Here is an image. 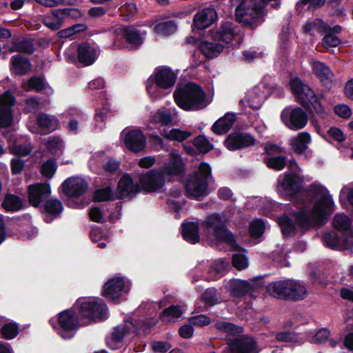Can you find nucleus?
I'll list each match as a JSON object with an SVG mask.
<instances>
[{
	"mask_svg": "<svg viewBox=\"0 0 353 353\" xmlns=\"http://www.w3.org/2000/svg\"><path fill=\"white\" fill-rule=\"evenodd\" d=\"M323 245L334 250H348L353 248V236L345 232L331 231L323 236Z\"/></svg>",
	"mask_w": 353,
	"mask_h": 353,
	"instance_id": "obj_16",
	"label": "nucleus"
},
{
	"mask_svg": "<svg viewBox=\"0 0 353 353\" xmlns=\"http://www.w3.org/2000/svg\"><path fill=\"white\" fill-rule=\"evenodd\" d=\"M214 41L223 44L225 47L234 37L233 23L230 21H222L219 27L210 30Z\"/></svg>",
	"mask_w": 353,
	"mask_h": 353,
	"instance_id": "obj_23",
	"label": "nucleus"
},
{
	"mask_svg": "<svg viewBox=\"0 0 353 353\" xmlns=\"http://www.w3.org/2000/svg\"><path fill=\"white\" fill-rule=\"evenodd\" d=\"M203 225L207 229L213 230V235L218 241L234 246L235 250H241L242 248L236 243L234 235L227 228L219 214L214 213L208 216L203 221Z\"/></svg>",
	"mask_w": 353,
	"mask_h": 353,
	"instance_id": "obj_9",
	"label": "nucleus"
},
{
	"mask_svg": "<svg viewBox=\"0 0 353 353\" xmlns=\"http://www.w3.org/2000/svg\"><path fill=\"white\" fill-rule=\"evenodd\" d=\"M217 19V13L214 8L211 7L205 8L194 14L192 30H205L215 22Z\"/></svg>",
	"mask_w": 353,
	"mask_h": 353,
	"instance_id": "obj_25",
	"label": "nucleus"
},
{
	"mask_svg": "<svg viewBox=\"0 0 353 353\" xmlns=\"http://www.w3.org/2000/svg\"><path fill=\"white\" fill-rule=\"evenodd\" d=\"M31 216L28 214L21 216H15L10 219L9 223L13 227L23 228L28 225L30 222Z\"/></svg>",
	"mask_w": 353,
	"mask_h": 353,
	"instance_id": "obj_57",
	"label": "nucleus"
},
{
	"mask_svg": "<svg viewBox=\"0 0 353 353\" xmlns=\"http://www.w3.org/2000/svg\"><path fill=\"white\" fill-rule=\"evenodd\" d=\"M310 142L311 136L310 133L303 132L292 140L291 145L295 153L302 154L307 149V144Z\"/></svg>",
	"mask_w": 353,
	"mask_h": 353,
	"instance_id": "obj_38",
	"label": "nucleus"
},
{
	"mask_svg": "<svg viewBox=\"0 0 353 353\" xmlns=\"http://www.w3.org/2000/svg\"><path fill=\"white\" fill-rule=\"evenodd\" d=\"M278 223L280 225L282 234L285 237H290L296 234L297 229L295 223L288 216H281L279 219Z\"/></svg>",
	"mask_w": 353,
	"mask_h": 353,
	"instance_id": "obj_41",
	"label": "nucleus"
},
{
	"mask_svg": "<svg viewBox=\"0 0 353 353\" xmlns=\"http://www.w3.org/2000/svg\"><path fill=\"white\" fill-rule=\"evenodd\" d=\"M322 42L324 47L328 48L339 46L341 43V40L339 37L332 34V32H328L323 37Z\"/></svg>",
	"mask_w": 353,
	"mask_h": 353,
	"instance_id": "obj_59",
	"label": "nucleus"
},
{
	"mask_svg": "<svg viewBox=\"0 0 353 353\" xmlns=\"http://www.w3.org/2000/svg\"><path fill=\"white\" fill-rule=\"evenodd\" d=\"M263 161L268 168L275 171H281L287 165V158L284 155L264 157Z\"/></svg>",
	"mask_w": 353,
	"mask_h": 353,
	"instance_id": "obj_44",
	"label": "nucleus"
},
{
	"mask_svg": "<svg viewBox=\"0 0 353 353\" xmlns=\"http://www.w3.org/2000/svg\"><path fill=\"white\" fill-rule=\"evenodd\" d=\"M32 65L29 58L17 54L12 56L10 61V70L14 76H25L32 70Z\"/></svg>",
	"mask_w": 353,
	"mask_h": 353,
	"instance_id": "obj_28",
	"label": "nucleus"
},
{
	"mask_svg": "<svg viewBox=\"0 0 353 353\" xmlns=\"http://www.w3.org/2000/svg\"><path fill=\"white\" fill-rule=\"evenodd\" d=\"M181 227V235L185 241L191 244H196L200 241L199 225L198 222H183Z\"/></svg>",
	"mask_w": 353,
	"mask_h": 353,
	"instance_id": "obj_35",
	"label": "nucleus"
},
{
	"mask_svg": "<svg viewBox=\"0 0 353 353\" xmlns=\"http://www.w3.org/2000/svg\"><path fill=\"white\" fill-rule=\"evenodd\" d=\"M81 327L79 315L74 305L58 314L57 325L53 327L61 338L68 340L73 338Z\"/></svg>",
	"mask_w": 353,
	"mask_h": 353,
	"instance_id": "obj_6",
	"label": "nucleus"
},
{
	"mask_svg": "<svg viewBox=\"0 0 353 353\" xmlns=\"http://www.w3.org/2000/svg\"><path fill=\"white\" fill-rule=\"evenodd\" d=\"M115 192L117 199H132L141 192V185L134 181L130 174L125 173L121 176Z\"/></svg>",
	"mask_w": 353,
	"mask_h": 353,
	"instance_id": "obj_19",
	"label": "nucleus"
},
{
	"mask_svg": "<svg viewBox=\"0 0 353 353\" xmlns=\"http://www.w3.org/2000/svg\"><path fill=\"white\" fill-rule=\"evenodd\" d=\"M57 163L55 159L51 158L45 161L41 166V175L47 179H52L57 170Z\"/></svg>",
	"mask_w": 353,
	"mask_h": 353,
	"instance_id": "obj_50",
	"label": "nucleus"
},
{
	"mask_svg": "<svg viewBox=\"0 0 353 353\" xmlns=\"http://www.w3.org/2000/svg\"><path fill=\"white\" fill-rule=\"evenodd\" d=\"M161 134L169 141H177L179 142H183L192 136L191 132L179 128L171 130L164 128L161 130Z\"/></svg>",
	"mask_w": 353,
	"mask_h": 353,
	"instance_id": "obj_39",
	"label": "nucleus"
},
{
	"mask_svg": "<svg viewBox=\"0 0 353 353\" xmlns=\"http://www.w3.org/2000/svg\"><path fill=\"white\" fill-rule=\"evenodd\" d=\"M212 177V168L208 163H200L197 170L185 183L188 198L201 201L209 194V180Z\"/></svg>",
	"mask_w": 353,
	"mask_h": 353,
	"instance_id": "obj_4",
	"label": "nucleus"
},
{
	"mask_svg": "<svg viewBox=\"0 0 353 353\" xmlns=\"http://www.w3.org/2000/svg\"><path fill=\"white\" fill-rule=\"evenodd\" d=\"M328 194L330 195L327 190L320 184L312 183L307 188H303L299 197L298 202L303 204L316 203L317 197L321 196L320 199L323 195Z\"/></svg>",
	"mask_w": 353,
	"mask_h": 353,
	"instance_id": "obj_26",
	"label": "nucleus"
},
{
	"mask_svg": "<svg viewBox=\"0 0 353 353\" xmlns=\"http://www.w3.org/2000/svg\"><path fill=\"white\" fill-rule=\"evenodd\" d=\"M263 278L264 276L253 278L251 279L252 281H255L253 284L246 280H230L226 288L230 295L234 297L241 298L247 295L251 296L258 288L265 285Z\"/></svg>",
	"mask_w": 353,
	"mask_h": 353,
	"instance_id": "obj_13",
	"label": "nucleus"
},
{
	"mask_svg": "<svg viewBox=\"0 0 353 353\" xmlns=\"http://www.w3.org/2000/svg\"><path fill=\"white\" fill-rule=\"evenodd\" d=\"M299 334L295 332L281 331L275 335V339L279 342L294 343L298 341Z\"/></svg>",
	"mask_w": 353,
	"mask_h": 353,
	"instance_id": "obj_56",
	"label": "nucleus"
},
{
	"mask_svg": "<svg viewBox=\"0 0 353 353\" xmlns=\"http://www.w3.org/2000/svg\"><path fill=\"white\" fill-rule=\"evenodd\" d=\"M61 188L67 196L77 199L86 192L88 184L84 179L72 176L62 183Z\"/></svg>",
	"mask_w": 353,
	"mask_h": 353,
	"instance_id": "obj_21",
	"label": "nucleus"
},
{
	"mask_svg": "<svg viewBox=\"0 0 353 353\" xmlns=\"http://www.w3.org/2000/svg\"><path fill=\"white\" fill-rule=\"evenodd\" d=\"M278 183L286 200L298 201L303 189V179L302 176L296 172H285L283 179H279Z\"/></svg>",
	"mask_w": 353,
	"mask_h": 353,
	"instance_id": "obj_11",
	"label": "nucleus"
},
{
	"mask_svg": "<svg viewBox=\"0 0 353 353\" xmlns=\"http://www.w3.org/2000/svg\"><path fill=\"white\" fill-rule=\"evenodd\" d=\"M334 203L331 195L325 194L314 204L312 216H310L307 208H303L300 210H294L292 215L296 224L300 230L305 232L313 226L324 224L329 216L334 212Z\"/></svg>",
	"mask_w": 353,
	"mask_h": 353,
	"instance_id": "obj_2",
	"label": "nucleus"
},
{
	"mask_svg": "<svg viewBox=\"0 0 353 353\" xmlns=\"http://www.w3.org/2000/svg\"><path fill=\"white\" fill-rule=\"evenodd\" d=\"M188 323L194 326L204 327L211 323V319L205 314H199L188 319Z\"/></svg>",
	"mask_w": 353,
	"mask_h": 353,
	"instance_id": "obj_58",
	"label": "nucleus"
},
{
	"mask_svg": "<svg viewBox=\"0 0 353 353\" xmlns=\"http://www.w3.org/2000/svg\"><path fill=\"white\" fill-rule=\"evenodd\" d=\"M201 300L207 307H213L221 303L220 297L215 288H207L201 294Z\"/></svg>",
	"mask_w": 353,
	"mask_h": 353,
	"instance_id": "obj_42",
	"label": "nucleus"
},
{
	"mask_svg": "<svg viewBox=\"0 0 353 353\" xmlns=\"http://www.w3.org/2000/svg\"><path fill=\"white\" fill-rule=\"evenodd\" d=\"M235 120L234 114L227 113L214 123L211 128L212 131L217 135L225 134L231 129Z\"/></svg>",
	"mask_w": 353,
	"mask_h": 353,
	"instance_id": "obj_36",
	"label": "nucleus"
},
{
	"mask_svg": "<svg viewBox=\"0 0 353 353\" xmlns=\"http://www.w3.org/2000/svg\"><path fill=\"white\" fill-rule=\"evenodd\" d=\"M160 170L164 176H179L185 172V163L180 155L172 154L170 161Z\"/></svg>",
	"mask_w": 353,
	"mask_h": 353,
	"instance_id": "obj_32",
	"label": "nucleus"
},
{
	"mask_svg": "<svg viewBox=\"0 0 353 353\" xmlns=\"http://www.w3.org/2000/svg\"><path fill=\"white\" fill-rule=\"evenodd\" d=\"M289 85L292 94L296 97V101L300 105H303L304 103L306 105L307 103L304 101L305 98L314 96L313 90L305 84L298 77L291 79Z\"/></svg>",
	"mask_w": 353,
	"mask_h": 353,
	"instance_id": "obj_29",
	"label": "nucleus"
},
{
	"mask_svg": "<svg viewBox=\"0 0 353 353\" xmlns=\"http://www.w3.org/2000/svg\"><path fill=\"white\" fill-rule=\"evenodd\" d=\"M46 148L53 155L62 152V141L58 137H50L46 143Z\"/></svg>",
	"mask_w": 353,
	"mask_h": 353,
	"instance_id": "obj_52",
	"label": "nucleus"
},
{
	"mask_svg": "<svg viewBox=\"0 0 353 353\" xmlns=\"http://www.w3.org/2000/svg\"><path fill=\"white\" fill-rule=\"evenodd\" d=\"M313 95L311 97H307L305 98L304 101L307 103L301 105L307 111H311L312 108L314 109L316 114L321 117H324L325 114V110L320 101L319 97L315 94L313 90Z\"/></svg>",
	"mask_w": 353,
	"mask_h": 353,
	"instance_id": "obj_40",
	"label": "nucleus"
},
{
	"mask_svg": "<svg viewBox=\"0 0 353 353\" xmlns=\"http://www.w3.org/2000/svg\"><path fill=\"white\" fill-rule=\"evenodd\" d=\"M155 325L156 323L150 319L136 320L134 323H131V325L127 323L119 325L114 328L112 333V340L115 343L121 342L124 336L131 330L132 326L135 327L137 332L148 334Z\"/></svg>",
	"mask_w": 353,
	"mask_h": 353,
	"instance_id": "obj_17",
	"label": "nucleus"
},
{
	"mask_svg": "<svg viewBox=\"0 0 353 353\" xmlns=\"http://www.w3.org/2000/svg\"><path fill=\"white\" fill-rule=\"evenodd\" d=\"M334 113L339 117L347 119L351 117L352 110L347 105L345 104H338L334 108Z\"/></svg>",
	"mask_w": 353,
	"mask_h": 353,
	"instance_id": "obj_63",
	"label": "nucleus"
},
{
	"mask_svg": "<svg viewBox=\"0 0 353 353\" xmlns=\"http://www.w3.org/2000/svg\"><path fill=\"white\" fill-rule=\"evenodd\" d=\"M19 331V327L15 322L5 323L0 330L1 337L6 340H10L15 338Z\"/></svg>",
	"mask_w": 353,
	"mask_h": 353,
	"instance_id": "obj_48",
	"label": "nucleus"
},
{
	"mask_svg": "<svg viewBox=\"0 0 353 353\" xmlns=\"http://www.w3.org/2000/svg\"><path fill=\"white\" fill-rule=\"evenodd\" d=\"M77 59L79 62L84 66L93 64L97 59L95 48L88 41L79 43L77 47Z\"/></svg>",
	"mask_w": 353,
	"mask_h": 353,
	"instance_id": "obj_30",
	"label": "nucleus"
},
{
	"mask_svg": "<svg viewBox=\"0 0 353 353\" xmlns=\"http://www.w3.org/2000/svg\"><path fill=\"white\" fill-rule=\"evenodd\" d=\"M283 124L292 130H299L305 128L308 121V116L301 108H285L281 113Z\"/></svg>",
	"mask_w": 353,
	"mask_h": 353,
	"instance_id": "obj_14",
	"label": "nucleus"
},
{
	"mask_svg": "<svg viewBox=\"0 0 353 353\" xmlns=\"http://www.w3.org/2000/svg\"><path fill=\"white\" fill-rule=\"evenodd\" d=\"M130 290L124 278L114 276L109 279L103 287L102 295L113 303H120L121 297L123 293H128Z\"/></svg>",
	"mask_w": 353,
	"mask_h": 353,
	"instance_id": "obj_15",
	"label": "nucleus"
},
{
	"mask_svg": "<svg viewBox=\"0 0 353 353\" xmlns=\"http://www.w3.org/2000/svg\"><path fill=\"white\" fill-rule=\"evenodd\" d=\"M232 263L234 268L242 270L248 266L247 257L243 254H234L232 256Z\"/></svg>",
	"mask_w": 353,
	"mask_h": 353,
	"instance_id": "obj_60",
	"label": "nucleus"
},
{
	"mask_svg": "<svg viewBox=\"0 0 353 353\" xmlns=\"http://www.w3.org/2000/svg\"><path fill=\"white\" fill-rule=\"evenodd\" d=\"M225 46L217 41L210 42L203 41L199 44V48L202 54L208 59H212L218 57L223 50Z\"/></svg>",
	"mask_w": 353,
	"mask_h": 353,
	"instance_id": "obj_37",
	"label": "nucleus"
},
{
	"mask_svg": "<svg viewBox=\"0 0 353 353\" xmlns=\"http://www.w3.org/2000/svg\"><path fill=\"white\" fill-rule=\"evenodd\" d=\"M74 307L79 316L91 322L98 323L107 319L108 307L102 299L97 301L79 299Z\"/></svg>",
	"mask_w": 353,
	"mask_h": 353,
	"instance_id": "obj_8",
	"label": "nucleus"
},
{
	"mask_svg": "<svg viewBox=\"0 0 353 353\" xmlns=\"http://www.w3.org/2000/svg\"><path fill=\"white\" fill-rule=\"evenodd\" d=\"M183 310L181 306L172 305L165 308L160 314V319L163 323H169L172 319H179L181 316Z\"/></svg>",
	"mask_w": 353,
	"mask_h": 353,
	"instance_id": "obj_45",
	"label": "nucleus"
},
{
	"mask_svg": "<svg viewBox=\"0 0 353 353\" xmlns=\"http://www.w3.org/2000/svg\"><path fill=\"white\" fill-rule=\"evenodd\" d=\"M117 199L116 192H113L110 185L97 189L94 192V201L103 202Z\"/></svg>",
	"mask_w": 353,
	"mask_h": 353,
	"instance_id": "obj_43",
	"label": "nucleus"
},
{
	"mask_svg": "<svg viewBox=\"0 0 353 353\" xmlns=\"http://www.w3.org/2000/svg\"><path fill=\"white\" fill-rule=\"evenodd\" d=\"M117 32L123 41H115L112 44L115 50H137L144 42L143 34L137 26H122Z\"/></svg>",
	"mask_w": 353,
	"mask_h": 353,
	"instance_id": "obj_10",
	"label": "nucleus"
},
{
	"mask_svg": "<svg viewBox=\"0 0 353 353\" xmlns=\"http://www.w3.org/2000/svg\"><path fill=\"white\" fill-rule=\"evenodd\" d=\"M173 97L176 105L185 111L199 110L205 106V91L201 85L193 82L177 88Z\"/></svg>",
	"mask_w": 353,
	"mask_h": 353,
	"instance_id": "obj_3",
	"label": "nucleus"
},
{
	"mask_svg": "<svg viewBox=\"0 0 353 353\" xmlns=\"http://www.w3.org/2000/svg\"><path fill=\"white\" fill-rule=\"evenodd\" d=\"M35 50L34 43L31 39H22L14 42L12 47V52L32 54Z\"/></svg>",
	"mask_w": 353,
	"mask_h": 353,
	"instance_id": "obj_46",
	"label": "nucleus"
},
{
	"mask_svg": "<svg viewBox=\"0 0 353 353\" xmlns=\"http://www.w3.org/2000/svg\"><path fill=\"white\" fill-rule=\"evenodd\" d=\"M37 124L45 133L51 132L55 130L52 119L45 113H40L37 115Z\"/></svg>",
	"mask_w": 353,
	"mask_h": 353,
	"instance_id": "obj_49",
	"label": "nucleus"
},
{
	"mask_svg": "<svg viewBox=\"0 0 353 353\" xmlns=\"http://www.w3.org/2000/svg\"><path fill=\"white\" fill-rule=\"evenodd\" d=\"M51 194V188L47 183H35L30 185L27 190L28 200L30 205L38 208Z\"/></svg>",
	"mask_w": 353,
	"mask_h": 353,
	"instance_id": "obj_20",
	"label": "nucleus"
},
{
	"mask_svg": "<svg viewBox=\"0 0 353 353\" xmlns=\"http://www.w3.org/2000/svg\"><path fill=\"white\" fill-rule=\"evenodd\" d=\"M176 79V74L170 67H157L145 82L146 90L151 97H156L158 88L164 90L172 88L174 85Z\"/></svg>",
	"mask_w": 353,
	"mask_h": 353,
	"instance_id": "obj_7",
	"label": "nucleus"
},
{
	"mask_svg": "<svg viewBox=\"0 0 353 353\" xmlns=\"http://www.w3.org/2000/svg\"><path fill=\"white\" fill-rule=\"evenodd\" d=\"M327 134L333 140L339 143L343 142L346 139L343 131L340 128L334 126L330 128L327 130Z\"/></svg>",
	"mask_w": 353,
	"mask_h": 353,
	"instance_id": "obj_64",
	"label": "nucleus"
},
{
	"mask_svg": "<svg viewBox=\"0 0 353 353\" xmlns=\"http://www.w3.org/2000/svg\"><path fill=\"white\" fill-rule=\"evenodd\" d=\"M256 140L250 133L233 132L223 141V145L230 151L243 150L256 144Z\"/></svg>",
	"mask_w": 353,
	"mask_h": 353,
	"instance_id": "obj_18",
	"label": "nucleus"
},
{
	"mask_svg": "<svg viewBox=\"0 0 353 353\" xmlns=\"http://www.w3.org/2000/svg\"><path fill=\"white\" fill-rule=\"evenodd\" d=\"M313 73L319 80L322 86L331 90L334 85V74L325 62L316 61L312 65Z\"/></svg>",
	"mask_w": 353,
	"mask_h": 353,
	"instance_id": "obj_22",
	"label": "nucleus"
},
{
	"mask_svg": "<svg viewBox=\"0 0 353 353\" xmlns=\"http://www.w3.org/2000/svg\"><path fill=\"white\" fill-rule=\"evenodd\" d=\"M1 206L6 212H16L26 208L23 199L12 193H6L4 195Z\"/></svg>",
	"mask_w": 353,
	"mask_h": 353,
	"instance_id": "obj_33",
	"label": "nucleus"
},
{
	"mask_svg": "<svg viewBox=\"0 0 353 353\" xmlns=\"http://www.w3.org/2000/svg\"><path fill=\"white\" fill-rule=\"evenodd\" d=\"M63 210L62 202L58 199H48L43 203V211L46 214L43 221L51 223L54 219L60 216Z\"/></svg>",
	"mask_w": 353,
	"mask_h": 353,
	"instance_id": "obj_31",
	"label": "nucleus"
},
{
	"mask_svg": "<svg viewBox=\"0 0 353 353\" xmlns=\"http://www.w3.org/2000/svg\"><path fill=\"white\" fill-rule=\"evenodd\" d=\"M192 143L196 148V151L199 152L198 154H207L214 148L213 144L203 135L196 137L193 139Z\"/></svg>",
	"mask_w": 353,
	"mask_h": 353,
	"instance_id": "obj_47",
	"label": "nucleus"
},
{
	"mask_svg": "<svg viewBox=\"0 0 353 353\" xmlns=\"http://www.w3.org/2000/svg\"><path fill=\"white\" fill-rule=\"evenodd\" d=\"M25 167V161L20 158H13L10 161L11 172L13 175H17L22 172Z\"/></svg>",
	"mask_w": 353,
	"mask_h": 353,
	"instance_id": "obj_62",
	"label": "nucleus"
},
{
	"mask_svg": "<svg viewBox=\"0 0 353 353\" xmlns=\"http://www.w3.org/2000/svg\"><path fill=\"white\" fill-rule=\"evenodd\" d=\"M265 230V224L261 219H256L252 222L250 226V234L253 238L261 237Z\"/></svg>",
	"mask_w": 353,
	"mask_h": 353,
	"instance_id": "obj_55",
	"label": "nucleus"
},
{
	"mask_svg": "<svg viewBox=\"0 0 353 353\" xmlns=\"http://www.w3.org/2000/svg\"><path fill=\"white\" fill-rule=\"evenodd\" d=\"M43 24L51 30H59L63 26L64 20L59 9H52L49 13L41 17Z\"/></svg>",
	"mask_w": 353,
	"mask_h": 353,
	"instance_id": "obj_34",
	"label": "nucleus"
},
{
	"mask_svg": "<svg viewBox=\"0 0 353 353\" xmlns=\"http://www.w3.org/2000/svg\"><path fill=\"white\" fill-rule=\"evenodd\" d=\"M125 147L134 153L143 151L146 146V137L140 129L129 130L124 137Z\"/></svg>",
	"mask_w": 353,
	"mask_h": 353,
	"instance_id": "obj_24",
	"label": "nucleus"
},
{
	"mask_svg": "<svg viewBox=\"0 0 353 353\" xmlns=\"http://www.w3.org/2000/svg\"><path fill=\"white\" fill-rule=\"evenodd\" d=\"M265 289L270 296L285 301H302L308 294L303 282L292 279L269 283Z\"/></svg>",
	"mask_w": 353,
	"mask_h": 353,
	"instance_id": "obj_5",
	"label": "nucleus"
},
{
	"mask_svg": "<svg viewBox=\"0 0 353 353\" xmlns=\"http://www.w3.org/2000/svg\"><path fill=\"white\" fill-rule=\"evenodd\" d=\"M141 191L146 193L163 192L165 178L160 169L153 168L140 174Z\"/></svg>",
	"mask_w": 353,
	"mask_h": 353,
	"instance_id": "obj_12",
	"label": "nucleus"
},
{
	"mask_svg": "<svg viewBox=\"0 0 353 353\" xmlns=\"http://www.w3.org/2000/svg\"><path fill=\"white\" fill-rule=\"evenodd\" d=\"M214 327L226 334L224 339L228 346L221 353H259L261 351L254 337L242 334L244 332L242 326L229 321H216Z\"/></svg>",
	"mask_w": 353,
	"mask_h": 353,
	"instance_id": "obj_1",
	"label": "nucleus"
},
{
	"mask_svg": "<svg viewBox=\"0 0 353 353\" xmlns=\"http://www.w3.org/2000/svg\"><path fill=\"white\" fill-rule=\"evenodd\" d=\"M165 15H159L153 22L154 32L163 37H170L173 35L178 29V23L175 19H168Z\"/></svg>",
	"mask_w": 353,
	"mask_h": 353,
	"instance_id": "obj_27",
	"label": "nucleus"
},
{
	"mask_svg": "<svg viewBox=\"0 0 353 353\" xmlns=\"http://www.w3.org/2000/svg\"><path fill=\"white\" fill-rule=\"evenodd\" d=\"M27 85L28 90H35L37 92H41L46 88L43 79L39 76L30 77L28 80Z\"/></svg>",
	"mask_w": 353,
	"mask_h": 353,
	"instance_id": "obj_53",
	"label": "nucleus"
},
{
	"mask_svg": "<svg viewBox=\"0 0 353 353\" xmlns=\"http://www.w3.org/2000/svg\"><path fill=\"white\" fill-rule=\"evenodd\" d=\"M332 224L336 232H345L350 227V221L345 214H336L333 219Z\"/></svg>",
	"mask_w": 353,
	"mask_h": 353,
	"instance_id": "obj_51",
	"label": "nucleus"
},
{
	"mask_svg": "<svg viewBox=\"0 0 353 353\" xmlns=\"http://www.w3.org/2000/svg\"><path fill=\"white\" fill-rule=\"evenodd\" d=\"M32 152L30 145L13 144L11 146V152L19 157H26Z\"/></svg>",
	"mask_w": 353,
	"mask_h": 353,
	"instance_id": "obj_61",
	"label": "nucleus"
},
{
	"mask_svg": "<svg viewBox=\"0 0 353 353\" xmlns=\"http://www.w3.org/2000/svg\"><path fill=\"white\" fill-rule=\"evenodd\" d=\"M12 123V111L7 105L0 106V126L8 127Z\"/></svg>",
	"mask_w": 353,
	"mask_h": 353,
	"instance_id": "obj_54",
	"label": "nucleus"
}]
</instances>
